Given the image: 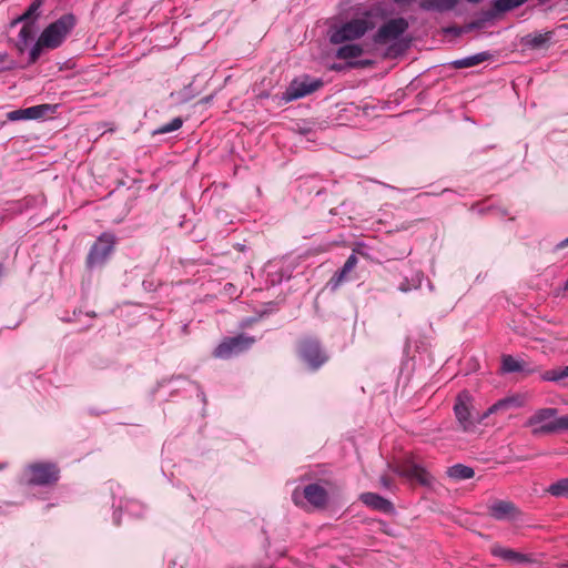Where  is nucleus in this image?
I'll return each instance as SVG.
<instances>
[{"label": "nucleus", "mask_w": 568, "mask_h": 568, "mask_svg": "<svg viewBox=\"0 0 568 568\" xmlns=\"http://www.w3.org/2000/svg\"><path fill=\"white\" fill-rule=\"evenodd\" d=\"M374 28V23L368 17L351 19L341 24L329 28V41L333 44L358 40Z\"/></svg>", "instance_id": "1"}, {"label": "nucleus", "mask_w": 568, "mask_h": 568, "mask_svg": "<svg viewBox=\"0 0 568 568\" xmlns=\"http://www.w3.org/2000/svg\"><path fill=\"white\" fill-rule=\"evenodd\" d=\"M454 414L459 427L464 432H474L485 417L474 413V397L468 390H462L456 396Z\"/></svg>", "instance_id": "2"}, {"label": "nucleus", "mask_w": 568, "mask_h": 568, "mask_svg": "<svg viewBox=\"0 0 568 568\" xmlns=\"http://www.w3.org/2000/svg\"><path fill=\"white\" fill-rule=\"evenodd\" d=\"M562 416H558L556 408H541L536 410L525 423L531 428L534 436L554 434L562 430Z\"/></svg>", "instance_id": "3"}, {"label": "nucleus", "mask_w": 568, "mask_h": 568, "mask_svg": "<svg viewBox=\"0 0 568 568\" xmlns=\"http://www.w3.org/2000/svg\"><path fill=\"white\" fill-rule=\"evenodd\" d=\"M75 26L73 14H64L57 21L50 23L40 34L47 49H55L62 44L67 36Z\"/></svg>", "instance_id": "4"}, {"label": "nucleus", "mask_w": 568, "mask_h": 568, "mask_svg": "<svg viewBox=\"0 0 568 568\" xmlns=\"http://www.w3.org/2000/svg\"><path fill=\"white\" fill-rule=\"evenodd\" d=\"M59 468L53 463H34L26 468L30 485L45 486L58 481Z\"/></svg>", "instance_id": "5"}, {"label": "nucleus", "mask_w": 568, "mask_h": 568, "mask_svg": "<svg viewBox=\"0 0 568 568\" xmlns=\"http://www.w3.org/2000/svg\"><path fill=\"white\" fill-rule=\"evenodd\" d=\"M254 343V337L244 334L227 337L216 346L213 355L216 358L227 359L247 351Z\"/></svg>", "instance_id": "6"}, {"label": "nucleus", "mask_w": 568, "mask_h": 568, "mask_svg": "<svg viewBox=\"0 0 568 568\" xmlns=\"http://www.w3.org/2000/svg\"><path fill=\"white\" fill-rule=\"evenodd\" d=\"M298 355L312 371L318 369L328 359V356L322 349L318 341L314 338H304L301 341Z\"/></svg>", "instance_id": "7"}, {"label": "nucleus", "mask_w": 568, "mask_h": 568, "mask_svg": "<svg viewBox=\"0 0 568 568\" xmlns=\"http://www.w3.org/2000/svg\"><path fill=\"white\" fill-rule=\"evenodd\" d=\"M323 85V81L320 79H313L310 75H303L294 79L283 93V100L291 102L301 98H304Z\"/></svg>", "instance_id": "8"}, {"label": "nucleus", "mask_w": 568, "mask_h": 568, "mask_svg": "<svg viewBox=\"0 0 568 568\" xmlns=\"http://www.w3.org/2000/svg\"><path fill=\"white\" fill-rule=\"evenodd\" d=\"M114 235L110 233H103L98 241L91 247L87 263L89 267H95L105 262L109 255L112 253L114 247Z\"/></svg>", "instance_id": "9"}, {"label": "nucleus", "mask_w": 568, "mask_h": 568, "mask_svg": "<svg viewBox=\"0 0 568 568\" xmlns=\"http://www.w3.org/2000/svg\"><path fill=\"white\" fill-rule=\"evenodd\" d=\"M408 29V23L404 18L390 19L374 36V42L385 44L398 39Z\"/></svg>", "instance_id": "10"}, {"label": "nucleus", "mask_w": 568, "mask_h": 568, "mask_svg": "<svg viewBox=\"0 0 568 568\" xmlns=\"http://www.w3.org/2000/svg\"><path fill=\"white\" fill-rule=\"evenodd\" d=\"M396 474L422 485L429 484V474L418 464L407 460L395 468Z\"/></svg>", "instance_id": "11"}, {"label": "nucleus", "mask_w": 568, "mask_h": 568, "mask_svg": "<svg viewBox=\"0 0 568 568\" xmlns=\"http://www.w3.org/2000/svg\"><path fill=\"white\" fill-rule=\"evenodd\" d=\"M489 515L496 520L515 519L519 514L514 503L507 500H496L488 507Z\"/></svg>", "instance_id": "12"}, {"label": "nucleus", "mask_w": 568, "mask_h": 568, "mask_svg": "<svg viewBox=\"0 0 568 568\" xmlns=\"http://www.w3.org/2000/svg\"><path fill=\"white\" fill-rule=\"evenodd\" d=\"M304 498L314 507H325L328 495L324 487L318 484H310L303 489Z\"/></svg>", "instance_id": "13"}, {"label": "nucleus", "mask_w": 568, "mask_h": 568, "mask_svg": "<svg viewBox=\"0 0 568 568\" xmlns=\"http://www.w3.org/2000/svg\"><path fill=\"white\" fill-rule=\"evenodd\" d=\"M359 499L366 506L389 514L394 510L393 504L375 493H364L359 496Z\"/></svg>", "instance_id": "14"}, {"label": "nucleus", "mask_w": 568, "mask_h": 568, "mask_svg": "<svg viewBox=\"0 0 568 568\" xmlns=\"http://www.w3.org/2000/svg\"><path fill=\"white\" fill-rule=\"evenodd\" d=\"M501 369L504 373H526L531 374L535 372L534 368L529 367L528 364L523 361L515 358L511 355H504L501 359Z\"/></svg>", "instance_id": "15"}, {"label": "nucleus", "mask_w": 568, "mask_h": 568, "mask_svg": "<svg viewBox=\"0 0 568 568\" xmlns=\"http://www.w3.org/2000/svg\"><path fill=\"white\" fill-rule=\"evenodd\" d=\"M524 405V399L520 396H509L505 397L503 399L497 400L495 404H493L485 413L484 417L485 419L498 412H505L508 410L511 407H520Z\"/></svg>", "instance_id": "16"}, {"label": "nucleus", "mask_w": 568, "mask_h": 568, "mask_svg": "<svg viewBox=\"0 0 568 568\" xmlns=\"http://www.w3.org/2000/svg\"><path fill=\"white\" fill-rule=\"evenodd\" d=\"M491 554L495 557L501 558L503 560L509 562L524 564L530 561V559L526 555L517 552L513 549L504 548L499 545H495L491 547Z\"/></svg>", "instance_id": "17"}, {"label": "nucleus", "mask_w": 568, "mask_h": 568, "mask_svg": "<svg viewBox=\"0 0 568 568\" xmlns=\"http://www.w3.org/2000/svg\"><path fill=\"white\" fill-rule=\"evenodd\" d=\"M357 257L355 254H351L343 267L337 271L329 281L332 290H336L346 278L347 274L351 273L357 265Z\"/></svg>", "instance_id": "18"}, {"label": "nucleus", "mask_w": 568, "mask_h": 568, "mask_svg": "<svg viewBox=\"0 0 568 568\" xmlns=\"http://www.w3.org/2000/svg\"><path fill=\"white\" fill-rule=\"evenodd\" d=\"M458 0H422L420 9L425 11L445 12L454 9Z\"/></svg>", "instance_id": "19"}, {"label": "nucleus", "mask_w": 568, "mask_h": 568, "mask_svg": "<svg viewBox=\"0 0 568 568\" xmlns=\"http://www.w3.org/2000/svg\"><path fill=\"white\" fill-rule=\"evenodd\" d=\"M490 58V53L488 52H479L473 55L465 57L463 59H458L453 61L450 64L455 69H464V68H471L475 67L481 62L487 61Z\"/></svg>", "instance_id": "20"}, {"label": "nucleus", "mask_w": 568, "mask_h": 568, "mask_svg": "<svg viewBox=\"0 0 568 568\" xmlns=\"http://www.w3.org/2000/svg\"><path fill=\"white\" fill-rule=\"evenodd\" d=\"M364 53V49L361 44L357 43H348L341 45L336 52L335 57L341 60H352L359 58Z\"/></svg>", "instance_id": "21"}, {"label": "nucleus", "mask_w": 568, "mask_h": 568, "mask_svg": "<svg viewBox=\"0 0 568 568\" xmlns=\"http://www.w3.org/2000/svg\"><path fill=\"white\" fill-rule=\"evenodd\" d=\"M447 475L455 480H465L473 478L475 471L471 467L463 464H456L447 469Z\"/></svg>", "instance_id": "22"}, {"label": "nucleus", "mask_w": 568, "mask_h": 568, "mask_svg": "<svg viewBox=\"0 0 568 568\" xmlns=\"http://www.w3.org/2000/svg\"><path fill=\"white\" fill-rule=\"evenodd\" d=\"M53 106L50 104H39L34 106H30L23 109L26 120H37L42 119L48 115L50 111H52Z\"/></svg>", "instance_id": "23"}, {"label": "nucleus", "mask_w": 568, "mask_h": 568, "mask_svg": "<svg viewBox=\"0 0 568 568\" xmlns=\"http://www.w3.org/2000/svg\"><path fill=\"white\" fill-rule=\"evenodd\" d=\"M42 6V0H33L32 3L28 7L27 11L18 17L13 24L23 22V21H33L40 16V8Z\"/></svg>", "instance_id": "24"}, {"label": "nucleus", "mask_w": 568, "mask_h": 568, "mask_svg": "<svg viewBox=\"0 0 568 568\" xmlns=\"http://www.w3.org/2000/svg\"><path fill=\"white\" fill-rule=\"evenodd\" d=\"M33 26L31 22H27L20 30L18 34V49L20 52H23L28 43L33 39Z\"/></svg>", "instance_id": "25"}, {"label": "nucleus", "mask_w": 568, "mask_h": 568, "mask_svg": "<svg viewBox=\"0 0 568 568\" xmlns=\"http://www.w3.org/2000/svg\"><path fill=\"white\" fill-rule=\"evenodd\" d=\"M547 491L555 497H568V477L551 484Z\"/></svg>", "instance_id": "26"}, {"label": "nucleus", "mask_w": 568, "mask_h": 568, "mask_svg": "<svg viewBox=\"0 0 568 568\" xmlns=\"http://www.w3.org/2000/svg\"><path fill=\"white\" fill-rule=\"evenodd\" d=\"M528 0H495L494 1V9L497 12H506L509 10H513L515 8L520 7Z\"/></svg>", "instance_id": "27"}, {"label": "nucleus", "mask_w": 568, "mask_h": 568, "mask_svg": "<svg viewBox=\"0 0 568 568\" xmlns=\"http://www.w3.org/2000/svg\"><path fill=\"white\" fill-rule=\"evenodd\" d=\"M183 124V121L181 118H174L169 123L163 124L159 126L156 130L153 131V134H166L173 131L179 130Z\"/></svg>", "instance_id": "28"}, {"label": "nucleus", "mask_w": 568, "mask_h": 568, "mask_svg": "<svg viewBox=\"0 0 568 568\" xmlns=\"http://www.w3.org/2000/svg\"><path fill=\"white\" fill-rule=\"evenodd\" d=\"M564 378H568V366L559 371H548L542 375V379L548 382H558Z\"/></svg>", "instance_id": "29"}, {"label": "nucleus", "mask_w": 568, "mask_h": 568, "mask_svg": "<svg viewBox=\"0 0 568 568\" xmlns=\"http://www.w3.org/2000/svg\"><path fill=\"white\" fill-rule=\"evenodd\" d=\"M43 48H45V43L42 42V37L40 36L38 41L32 45L29 53V64H33L40 58Z\"/></svg>", "instance_id": "30"}, {"label": "nucleus", "mask_w": 568, "mask_h": 568, "mask_svg": "<svg viewBox=\"0 0 568 568\" xmlns=\"http://www.w3.org/2000/svg\"><path fill=\"white\" fill-rule=\"evenodd\" d=\"M550 32L536 34L530 39L529 43L534 48H539L542 47L546 42H548L550 40Z\"/></svg>", "instance_id": "31"}, {"label": "nucleus", "mask_w": 568, "mask_h": 568, "mask_svg": "<svg viewBox=\"0 0 568 568\" xmlns=\"http://www.w3.org/2000/svg\"><path fill=\"white\" fill-rule=\"evenodd\" d=\"M120 508L122 509L123 505H120ZM124 508L129 514H131L133 516H139L142 507L140 504H138L133 500H128V501H125Z\"/></svg>", "instance_id": "32"}, {"label": "nucleus", "mask_w": 568, "mask_h": 568, "mask_svg": "<svg viewBox=\"0 0 568 568\" xmlns=\"http://www.w3.org/2000/svg\"><path fill=\"white\" fill-rule=\"evenodd\" d=\"M7 119L12 122L26 120L23 109H18L8 112Z\"/></svg>", "instance_id": "33"}, {"label": "nucleus", "mask_w": 568, "mask_h": 568, "mask_svg": "<svg viewBox=\"0 0 568 568\" xmlns=\"http://www.w3.org/2000/svg\"><path fill=\"white\" fill-rule=\"evenodd\" d=\"M381 484L383 487H385L387 489H390V487H392V483L386 476L381 477Z\"/></svg>", "instance_id": "34"}, {"label": "nucleus", "mask_w": 568, "mask_h": 568, "mask_svg": "<svg viewBox=\"0 0 568 568\" xmlns=\"http://www.w3.org/2000/svg\"><path fill=\"white\" fill-rule=\"evenodd\" d=\"M371 63V61H362V62H352L349 61L348 62V67L351 68H355V67H359V65H368Z\"/></svg>", "instance_id": "35"}, {"label": "nucleus", "mask_w": 568, "mask_h": 568, "mask_svg": "<svg viewBox=\"0 0 568 568\" xmlns=\"http://www.w3.org/2000/svg\"><path fill=\"white\" fill-rule=\"evenodd\" d=\"M562 430H568V414L562 416Z\"/></svg>", "instance_id": "36"}, {"label": "nucleus", "mask_w": 568, "mask_h": 568, "mask_svg": "<svg viewBox=\"0 0 568 568\" xmlns=\"http://www.w3.org/2000/svg\"><path fill=\"white\" fill-rule=\"evenodd\" d=\"M399 291L406 293V292L410 291V286L407 283H402L399 285Z\"/></svg>", "instance_id": "37"}, {"label": "nucleus", "mask_w": 568, "mask_h": 568, "mask_svg": "<svg viewBox=\"0 0 568 568\" xmlns=\"http://www.w3.org/2000/svg\"><path fill=\"white\" fill-rule=\"evenodd\" d=\"M567 246H568V237H567V239H565L564 241H561V242L557 245V247H558V248H565V247H567Z\"/></svg>", "instance_id": "38"}, {"label": "nucleus", "mask_w": 568, "mask_h": 568, "mask_svg": "<svg viewBox=\"0 0 568 568\" xmlns=\"http://www.w3.org/2000/svg\"><path fill=\"white\" fill-rule=\"evenodd\" d=\"M297 498H298V491H297V489H295L293 493V500L295 501V504L298 503Z\"/></svg>", "instance_id": "39"}, {"label": "nucleus", "mask_w": 568, "mask_h": 568, "mask_svg": "<svg viewBox=\"0 0 568 568\" xmlns=\"http://www.w3.org/2000/svg\"><path fill=\"white\" fill-rule=\"evenodd\" d=\"M332 70L339 71V70H342V67H341V65H338V64H333V65H332Z\"/></svg>", "instance_id": "40"}, {"label": "nucleus", "mask_w": 568, "mask_h": 568, "mask_svg": "<svg viewBox=\"0 0 568 568\" xmlns=\"http://www.w3.org/2000/svg\"><path fill=\"white\" fill-rule=\"evenodd\" d=\"M114 523H115L116 525L120 523L116 514H114Z\"/></svg>", "instance_id": "41"}, {"label": "nucleus", "mask_w": 568, "mask_h": 568, "mask_svg": "<svg viewBox=\"0 0 568 568\" xmlns=\"http://www.w3.org/2000/svg\"><path fill=\"white\" fill-rule=\"evenodd\" d=\"M568 290V280L565 283L564 291Z\"/></svg>", "instance_id": "42"}]
</instances>
